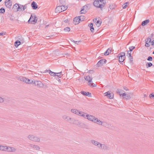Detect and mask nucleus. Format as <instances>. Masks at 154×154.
Masks as SVG:
<instances>
[{
    "mask_svg": "<svg viewBox=\"0 0 154 154\" xmlns=\"http://www.w3.org/2000/svg\"><path fill=\"white\" fill-rule=\"evenodd\" d=\"M93 4L94 5L98 8H100L101 10L102 8L104 7L106 5V2L105 0H94Z\"/></svg>",
    "mask_w": 154,
    "mask_h": 154,
    "instance_id": "obj_1",
    "label": "nucleus"
},
{
    "mask_svg": "<svg viewBox=\"0 0 154 154\" xmlns=\"http://www.w3.org/2000/svg\"><path fill=\"white\" fill-rule=\"evenodd\" d=\"M28 139L32 141L39 142L40 141V138L32 134H29L27 136Z\"/></svg>",
    "mask_w": 154,
    "mask_h": 154,
    "instance_id": "obj_2",
    "label": "nucleus"
},
{
    "mask_svg": "<svg viewBox=\"0 0 154 154\" xmlns=\"http://www.w3.org/2000/svg\"><path fill=\"white\" fill-rule=\"evenodd\" d=\"M96 146H97L99 149L104 150L108 149V147L105 144H101L99 142H98Z\"/></svg>",
    "mask_w": 154,
    "mask_h": 154,
    "instance_id": "obj_3",
    "label": "nucleus"
},
{
    "mask_svg": "<svg viewBox=\"0 0 154 154\" xmlns=\"http://www.w3.org/2000/svg\"><path fill=\"white\" fill-rule=\"evenodd\" d=\"M125 54L124 52H122L119 54V61L120 62H123L125 59Z\"/></svg>",
    "mask_w": 154,
    "mask_h": 154,
    "instance_id": "obj_4",
    "label": "nucleus"
},
{
    "mask_svg": "<svg viewBox=\"0 0 154 154\" xmlns=\"http://www.w3.org/2000/svg\"><path fill=\"white\" fill-rule=\"evenodd\" d=\"M29 147L35 150H39L40 149V147L37 145H34L32 144H30L29 145Z\"/></svg>",
    "mask_w": 154,
    "mask_h": 154,
    "instance_id": "obj_5",
    "label": "nucleus"
},
{
    "mask_svg": "<svg viewBox=\"0 0 154 154\" xmlns=\"http://www.w3.org/2000/svg\"><path fill=\"white\" fill-rule=\"evenodd\" d=\"M33 84L39 88L43 87L44 86V84L40 81H35L33 82Z\"/></svg>",
    "mask_w": 154,
    "mask_h": 154,
    "instance_id": "obj_6",
    "label": "nucleus"
},
{
    "mask_svg": "<svg viewBox=\"0 0 154 154\" xmlns=\"http://www.w3.org/2000/svg\"><path fill=\"white\" fill-rule=\"evenodd\" d=\"M106 60L105 59H103L101 60L97 63V66L100 67L103 66V64L106 63Z\"/></svg>",
    "mask_w": 154,
    "mask_h": 154,
    "instance_id": "obj_7",
    "label": "nucleus"
},
{
    "mask_svg": "<svg viewBox=\"0 0 154 154\" xmlns=\"http://www.w3.org/2000/svg\"><path fill=\"white\" fill-rule=\"evenodd\" d=\"M96 118L93 116L88 114L87 119L89 121L94 122V121L95 120Z\"/></svg>",
    "mask_w": 154,
    "mask_h": 154,
    "instance_id": "obj_8",
    "label": "nucleus"
},
{
    "mask_svg": "<svg viewBox=\"0 0 154 154\" xmlns=\"http://www.w3.org/2000/svg\"><path fill=\"white\" fill-rule=\"evenodd\" d=\"M104 94L105 96H106L109 98L112 99L113 98L114 96V94H111L109 91L104 93Z\"/></svg>",
    "mask_w": 154,
    "mask_h": 154,
    "instance_id": "obj_9",
    "label": "nucleus"
},
{
    "mask_svg": "<svg viewBox=\"0 0 154 154\" xmlns=\"http://www.w3.org/2000/svg\"><path fill=\"white\" fill-rule=\"evenodd\" d=\"M7 151L9 152H15L17 149H16L14 147H11L10 146H7Z\"/></svg>",
    "mask_w": 154,
    "mask_h": 154,
    "instance_id": "obj_10",
    "label": "nucleus"
},
{
    "mask_svg": "<svg viewBox=\"0 0 154 154\" xmlns=\"http://www.w3.org/2000/svg\"><path fill=\"white\" fill-rule=\"evenodd\" d=\"M151 39L150 38H148L145 40L146 43L145 46L146 47H149L150 45V43L151 42Z\"/></svg>",
    "mask_w": 154,
    "mask_h": 154,
    "instance_id": "obj_11",
    "label": "nucleus"
},
{
    "mask_svg": "<svg viewBox=\"0 0 154 154\" xmlns=\"http://www.w3.org/2000/svg\"><path fill=\"white\" fill-rule=\"evenodd\" d=\"M87 8L88 7L86 5L83 6L82 10L80 11V14H85L87 12Z\"/></svg>",
    "mask_w": 154,
    "mask_h": 154,
    "instance_id": "obj_12",
    "label": "nucleus"
},
{
    "mask_svg": "<svg viewBox=\"0 0 154 154\" xmlns=\"http://www.w3.org/2000/svg\"><path fill=\"white\" fill-rule=\"evenodd\" d=\"M85 78L86 80L88 82V85H90V83L92 82V78H91L89 76H87L85 77Z\"/></svg>",
    "mask_w": 154,
    "mask_h": 154,
    "instance_id": "obj_13",
    "label": "nucleus"
},
{
    "mask_svg": "<svg viewBox=\"0 0 154 154\" xmlns=\"http://www.w3.org/2000/svg\"><path fill=\"white\" fill-rule=\"evenodd\" d=\"M122 96L124 98H125L126 100H128L130 99L131 97L128 94H126L125 93H123L122 94Z\"/></svg>",
    "mask_w": 154,
    "mask_h": 154,
    "instance_id": "obj_14",
    "label": "nucleus"
},
{
    "mask_svg": "<svg viewBox=\"0 0 154 154\" xmlns=\"http://www.w3.org/2000/svg\"><path fill=\"white\" fill-rule=\"evenodd\" d=\"M5 5L8 8H11L12 5V2H9L5 1Z\"/></svg>",
    "mask_w": 154,
    "mask_h": 154,
    "instance_id": "obj_15",
    "label": "nucleus"
},
{
    "mask_svg": "<svg viewBox=\"0 0 154 154\" xmlns=\"http://www.w3.org/2000/svg\"><path fill=\"white\" fill-rule=\"evenodd\" d=\"M81 93L83 95L87 96L89 97H91V94L90 93L88 92L81 91Z\"/></svg>",
    "mask_w": 154,
    "mask_h": 154,
    "instance_id": "obj_16",
    "label": "nucleus"
},
{
    "mask_svg": "<svg viewBox=\"0 0 154 154\" xmlns=\"http://www.w3.org/2000/svg\"><path fill=\"white\" fill-rule=\"evenodd\" d=\"M79 17H77L74 18L73 22V23H74L75 25L78 24L79 22Z\"/></svg>",
    "mask_w": 154,
    "mask_h": 154,
    "instance_id": "obj_17",
    "label": "nucleus"
},
{
    "mask_svg": "<svg viewBox=\"0 0 154 154\" xmlns=\"http://www.w3.org/2000/svg\"><path fill=\"white\" fill-rule=\"evenodd\" d=\"M61 9L62 7H61V6H57L55 10V12L56 13L61 12H62Z\"/></svg>",
    "mask_w": 154,
    "mask_h": 154,
    "instance_id": "obj_18",
    "label": "nucleus"
},
{
    "mask_svg": "<svg viewBox=\"0 0 154 154\" xmlns=\"http://www.w3.org/2000/svg\"><path fill=\"white\" fill-rule=\"evenodd\" d=\"M94 123H96L98 125H102L103 122L100 121L97 118L95 119V120L94 121Z\"/></svg>",
    "mask_w": 154,
    "mask_h": 154,
    "instance_id": "obj_19",
    "label": "nucleus"
},
{
    "mask_svg": "<svg viewBox=\"0 0 154 154\" xmlns=\"http://www.w3.org/2000/svg\"><path fill=\"white\" fill-rule=\"evenodd\" d=\"M49 74L51 75L52 76H56V73L54 72H52L51 70H49ZM49 71L48 70H46L44 72L46 73Z\"/></svg>",
    "mask_w": 154,
    "mask_h": 154,
    "instance_id": "obj_20",
    "label": "nucleus"
},
{
    "mask_svg": "<svg viewBox=\"0 0 154 154\" xmlns=\"http://www.w3.org/2000/svg\"><path fill=\"white\" fill-rule=\"evenodd\" d=\"M31 5L33 9H36L38 7L37 4L34 2H32Z\"/></svg>",
    "mask_w": 154,
    "mask_h": 154,
    "instance_id": "obj_21",
    "label": "nucleus"
},
{
    "mask_svg": "<svg viewBox=\"0 0 154 154\" xmlns=\"http://www.w3.org/2000/svg\"><path fill=\"white\" fill-rule=\"evenodd\" d=\"M35 18V15L31 14L30 18L28 21V23H32V20H33Z\"/></svg>",
    "mask_w": 154,
    "mask_h": 154,
    "instance_id": "obj_22",
    "label": "nucleus"
},
{
    "mask_svg": "<svg viewBox=\"0 0 154 154\" xmlns=\"http://www.w3.org/2000/svg\"><path fill=\"white\" fill-rule=\"evenodd\" d=\"M149 21L150 20L149 19L145 20L142 22L141 25L142 26H144L149 23Z\"/></svg>",
    "mask_w": 154,
    "mask_h": 154,
    "instance_id": "obj_23",
    "label": "nucleus"
},
{
    "mask_svg": "<svg viewBox=\"0 0 154 154\" xmlns=\"http://www.w3.org/2000/svg\"><path fill=\"white\" fill-rule=\"evenodd\" d=\"M88 26L90 28V30L91 32H93L94 30V28L93 27V24L92 23H91L88 24Z\"/></svg>",
    "mask_w": 154,
    "mask_h": 154,
    "instance_id": "obj_24",
    "label": "nucleus"
},
{
    "mask_svg": "<svg viewBox=\"0 0 154 154\" xmlns=\"http://www.w3.org/2000/svg\"><path fill=\"white\" fill-rule=\"evenodd\" d=\"M18 80L21 81L25 82V81L26 80V78L25 77L21 76L18 78Z\"/></svg>",
    "mask_w": 154,
    "mask_h": 154,
    "instance_id": "obj_25",
    "label": "nucleus"
},
{
    "mask_svg": "<svg viewBox=\"0 0 154 154\" xmlns=\"http://www.w3.org/2000/svg\"><path fill=\"white\" fill-rule=\"evenodd\" d=\"M117 92L119 93L120 96L122 95L123 94L125 93L124 91L120 89H118L117 90Z\"/></svg>",
    "mask_w": 154,
    "mask_h": 154,
    "instance_id": "obj_26",
    "label": "nucleus"
},
{
    "mask_svg": "<svg viewBox=\"0 0 154 154\" xmlns=\"http://www.w3.org/2000/svg\"><path fill=\"white\" fill-rule=\"evenodd\" d=\"M33 82H34L32 80L28 79L26 78V80L25 81V82L29 84H32L33 83Z\"/></svg>",
    "mask_w": 154,
    "mask_h": 154,
    "instance_id": "obj_27",
    "label": "nucleus"
},
{
    "mask_svg": "<svg viewBox=\"0 0 154 154\" xmlns=\"http://www.w3.org/2000/svg\"><path fill=\"white\" fill-rule=\"evenodd\" d=\"M152 66V64L151 62H147L146 65V68H148Z\"/></svg>",
    "mask_w": 154,
    "mask_h": 154,
    "instance_id": "obj_28",
    "label": "nucleus"
},
{
    "mask_svg": "<svg viewBox=\"0 0 154 154\" xmlns=\"http://www.w3.org/2000/svg\"><path fill=\"white\" fill-rule=\"evenodd\" d=\"M7 146H2V148L1 150L3 151H7Z\"/></svg>",
    "mask_w": 154,
    "mask_h": 154,
    "instance_id": "obj_29",
    "label": "nucleus"
},
{
    "mask_svg": "<svg viewBox=\"0 0 154 154\" xmlns=\"http://www.w3.org/2000/svg\"><path fill=\"white\" fill-rule=\"evenodd\" d=\"M71 111L72 112L77 115L79 110L76 109H71Z\"/></svg>",
    "mask_w": 154,
    "mask_h": 154,
    "instance_id": "obj_30",
    "label": "nucleus"
},
{
    "mask_svg": "<svg viewBox=\"0 0 154 154\" xmlns=\"http://www.w3.org/2000/svg\"><path fill=\"white\" fill-rule=\"evenodd\" d=\"M63 118L64 119H67V121L71 120V118L69 116L64 115L63 116Z\"/></svg>",
    "mask_w": 154,
    "mask_h": 154,
    "instance_id": "obj_31",
    "label": "nucleus"
},
{
    "mask_svg": "<svg viewBox=\"0 0 154 154\" xmlns=\"http://www.w3.org/2000/svg\"><path fill=\"white\" fill-rule=\"evenodd\" d=\"M94 20H95V21H97L96 25L97 26H100L101 25V22H100L99 20H97V19H94Z\"/></svg>",
    "mask_w": 154,
    "mask_h": 154,
    "instance_id": "obj_32",
    "label": "nucleus"
},
{
    "mask_svg": "<svg viewBox=\"0 0 154 154\" xmlns=\"http://www.w3.org/2000/svg\"><path fill=\"white\" fill-rule=\"evenodd\" d=\"M79 20L81 21H83L85 18V17L83 15H81L79 16Z\"/></svg>",
    "mask_w": 154,
    "mask_h": 154,
    "instance_id": "obj_33",
    "label": "nucleus"
},
{
    "mask_svg": "<svg viewBox=\"0 0 154 154\" xmlns=\"http://www.w3.org/2000/svg\"><path fill=\"white\" fill-rule=\"evenodd\" d=\"M20 42L19 41H17L15 42V46L17 47L20 44Z\"/></svg>",
    "mask_w": 154,
    "mask_h": 154,
    "instance_id": "obj_34",
    "label": "nucleus"
},
{
    "mask_svg": "<svg viewBox=\"0 0 154 154\" xmlns=\"http://www.w3.org/2000/svg\"><path fill=\"white\" fill-rule=\"evenodd\" d=\"M21 5H19L18 4V7L17 8V11H21L22 10V8H21Z\"/></svg>",
    "mask_w": 154,
    "mask_h": 154,
    "instance_id": "obj_35",
    "label": "nucleus"
},
{
    "mask_svg": "<svg viewBox=\"0 0 154 154\" xmlns=\"http://www.w3.org/2000/svg\"><path fill=\"white\" fill-rule=\"evenodd\" d=\"M61 7H62V12L63 11H64L67 9V6H65L64 5H61Z\"/></svg>",
    "mask_w": 154,
    "mask_h": 154,
    "instance_id": "obj_36",
    "label": "nucleus"
},
{
    "mask_svg": "<svg viewBox=\"0 0 154 154\" xmlns=\"http://www.w3.org/2000/svg\"><path fill=\"white\" fill-rule=\"evenodd\" d=\"M98 142V141H95L94 140H92L91 141V142L92 143V144L95 146H96V145H97V144Z\"/></svg>",
    "mask_w": 154,
    "mask_h": 154,
    "instance_id": "obj_37",
    "label": "nucleus"
},
{
    "mask_svg": "<svg viewBox=\"0 0 154 154\" xmlns=\"http://www.w3.org/2000/svg\"><path fill=\"white\" fill-rule=\"evenodd\" d=\"M129 4L128 2H126L123 4L122 5L123 8H125Z\"/></svg>",
    "mask_w": 154,
    "mask_h": 154,
    "instance_id": "obj_38",
    "label": "nucleus"
},
{
    "mask_svg": "<svg viewBox=\"0 0 154 154\" xmlns=\"http://www.w3.org/2000/svg\"><path fill=\"white\" fill-rule=\"evenodd\" d=\"M88 115V114L86 112H84V114H82L81 116L83 117L85 119H87Z\"/></svg>",
    "mask_w": 154,
    "mask_h": 154,
    "instance_id": "obj_39",
    "label": "nucleus"
},
{
    "mask_svg": "<svg viewBox=\"0 0 154 154\" xmlns=\"http://www.w3.org/2000/svg\"><path fill=\"white\" fill-rule=\"evenodd\" d=\"M37 21V18L35 16V18H34V19H33V20H32V22H34V23H32L35 24V23H36Z\"/></svg>",
    "mask_w": 154,
    "mask_h": 154,
    "instance_id": "obj_40",
    "label": "nucleus"
},
{
    "mask_svg": "<svg viewBox=\"0 0 154 154\" xmlns=\"http://www.w3.org/2000/svg\"><path fill=\"white\" fill-rule=\"evenodd\" d=\"M5 11V9L3 7L0 9V13L4 14Z\"/></svg>",
    "mask_w": 154,
    "mask_h": 154,
    "instance_id": "obj_41",
    "label": "nucleus"
},
{
    "mask_svg": "<svg viewBox=\"0 0 154 154\" xmlns=\"http://www.w3.org/2000/svg\"><path fill=\"white\" fill-rule=\"evenodd\" d=\"M61 5H64L66 3L65 0H59Z\"/></svg>",
    "mask_w": 154,
    "mask_h": 154,
    "instance_id": "obj_42",
    "label": "nucleus"
},
{
    "mask_svg": "<svg viewBox=\"0 0 154 154\" xmlns=\"http://www.w3.org/2000/svg\"><path fill=\"white\" fill-rule=\"evenodd\" d=\"M82 114H84V112L79 111L77 115L81 116Z\"/></svg>",
    "mask_w": 154,
    "mask_h": 154,
    "instance_id": "obj_43",
    "label": "nucleus"
},
{
    "mask_svg": "<svg viewBox=\"0 0 154 154\" xmlns=\"http://www.w3.org/2000/svg\"><path fill=\"white\" fill-rule=\"evenodd\" d=\"M64 30L66 32L69 31L70 30V29L69 27H66L64 29Z\"/></svg>",
    "mask_w": 154,
    "mask_h": 154,
    "instance_id": "obj_44",
    "label": "nucleus"
},
{
    "mask_svg": "<svg viewBox=\"0 0 154 154\" xmlns=\"http://www.w3.org/2000/svg\"><path fill=\"white\" fill-rule=\"evenodd\" d=\"M147 60L149 61H152V57L149 56L148 57Z\"/></svg>",
    "mask_w": 154,
    "mask_h": 154,
    "instance_id": "obj_45",
    "label": "nucleus"
},
{
    "mask_svg": "<svg viewBox=\"0 0 154 154\" xmlns=\"http://www.w3.org/2000/svg\"><path fill=\"white\" fill-rule=\"evenodd\" d=\"M135 48V47L134 46L130 47L129 48L130 51H132Z\"/></svg>",
    "mask_w": 154,
    "mask_h": 154,
    "instance_id": "obj_46",
    "label": "nucleus"
},
{
    "mask_svg": "<svg viewBox=\"0 0 154 154\" xmlns=\"http://www.w3.org/2000/svg\"><path fill=\"white\" fill-rule=\"evenodd\" d=\"M92 87H95L96 86V85L94 83H92V82L90 83V85H89Z\"/></svg>",
    "mask_w": 154,
    "mask_h": 154,
    "instance_id": "obj_47",
    "label": "nucleus"
},
{
    "mask_svg": "<svg viewBox=\"0 0 154 154\" xmlns=\"http://www.w3.org/2000/svg\"><path fill=\"white\" fill-rule=\"evenodd\" d=\"M21 8H23V11L26 8V5H21Z\"/></svg>",
    "mask_w": 154,
    "mask_h": 154,
    "instance_id": "obj_48",
    "label": "nucleus"
},
{
    "mask_svg": "<svg viewBox=\"0 0 154 154\" xmlns=\"http://www.w3.org/2000/svg\"><path fill=\"white\" fill-rule=\"evenodd\" d=\"M109 8L111 9H113L115 8V6L113 5H110L109 6Z\"/></svg>",
    "mask_w": 154,
    "mask_h": 154,
    "instance_id": "obj_49",
    "label": "nucleus"
},
{
    "mask_svg": "<svg viewBox=\"0 0 154 154\" xmlns=\"http://www.w3.org/2000/svg\"><path fill=\"white\" fill-rule=\"evenodd\" d=\"M61 72H58V73H56V76H57V77L60 78L61 75Z\"/></svg>",
    "mask_w": 154,
    "mask_h": 154,
    "instance_id": "obj_50",
    "label": "nucleus"
},
{
    "mask_svg": "<svg viewBox=\"0 0 154 154\" xmlns=\"http://www.w3.org/2000/svg\"><path fill=\"white\" fill-rule=\"evenodd\" d=\"M109 50H107L104 53V55H107L108 54H109Z\"/></svg>",
    "mask_w": 154,
    "mask_h": 154,
    "instance_id": "obj_51",
    "label": "nucleus"
},
{
    "mask_svg": "<svg viewBox=\"0 0 154 154\" xmlns=\"http://www.w3.org/2000/svg\"><path fill=\"white\" fill-rule=\"evenodd\" d=\"M107 123L105 122H103L102 124L101 125H102L103 126L106 127L107 125Z\"/></svg>",
    "mask_w": 154,
    "mask_h": 154,
    "instance_id": "obj_52",
    "label": "nucleus"
},
{
    "mask_svg": "<svg viewBox=\"0 0 154 154\" xmlns=\"http://www.w3.org/2000/svg\"><path fill=\"white\" fill-rule=\"evenodd\" d=\"M18 6V4L16 3L15 4L13 7V8H14V9L16 8L17 9V6Z\"/></svg>",
    "mask_w": 154,
    "mask_h": 154,
    "instance_id": "obj_53",
    "label": "nucleus"
},
{
    "mask_svg": "<svg viewBox=\"0 0 154 154\" xmlns=\"http://www.w3.org/2000/svg\"><path fill=\"white\" fill-rule=\"evenodd\" d=\"M127 52H128L127 55V56L129 55V57H130L131 56H132L130 51H128Z\"/></svg>",
    "mask_w": 154,
    "mask_h": 154,
    "instance_id": "obj_54",
    "label": "nucleus"
},
{
    "mask_svg": "<svg viewBox=\"0 0 154 154\" xmlns=\"http://www.w3.org/2000/svg\"><path fill=\"white\" fill-rule=\"evenodd\" d=\"M4 99L2 97H0V103H2L4 102Z\"/></svg>",
    "mask_w": 154,
    "mask_h": 154,
    "instance_id": "obj_55",
    "label": "nucleus"
},
{
    "mask_svg": "<svg viewBox=\"0 0 154 154\" xmlns=\"http://www.w3.org/2000/svg\"><path fill=\"white\" fill-rule=\"evenodd\" d=\"M129 57V60L131 62H132L133 61V58L132 56H131L130 57Z\"/></svg>",
    "mask_w": 154,
    "mask_h": 154,
    "instance_id": "obj_56",
    "label": "nucleus"
},
{
    "mask_svg": "<svg viewBox=\"0 0 154 154\" xmlns=\"http://www.w3.org/2000/svg\"><path fill=\"white\" fill-rule=\"evenodd\" d=\"M72 42H74L75 43L77 44H78L79 43V42H80V41H74V40H72Z\"/></svg>",
    "mask_w": 154,
    "mask_h": 154,
    "instance_id": "obj_57",
    "label": "nucleus"
},
{
    "mask_svg": "<svg viewBox=\"0 0 154 154\" xmlns=\"http://www.w3.org/2000/svg\"><path fill=\"white\" fill-rule=\"evenodd\" d=\"M149 96L150 98L154 97V94L152 93L150 94Z\"/></svg>",
    "mask_w": 154,
    "mask_h": 154,
    "instance_id": "obj_58",
    "label": "nucleus"
},
{
    "mask_svg": "<svg viewBox=\"0 0 154 154\" xmlns=\"http://www.w3.org/2000/svg\"><path fill=\"white\" fill-rule=\"evenodd\" d=\"M107 50H109V54L110 53H111V50H112L111 48H109Z\"/></svg>",
    "mask_w": 154,
    "mask_h": 154,
    "instance_id": "obj_59",
    "label": "nucleus"
},
{
    "mask_svg": "<svg viewBox=\"0 0 154 154\" xmlns=\"http://www.w3.org/2000/svg\"><path fill=\"white\" fill-rule=\"evenodd\" d=\"M123 88H124V89H125V90L126 91L128 90V88L127 87H125V86L124 87H123Z\"/></svg>",
    "mask_w": 154,
    "mask_h": 154,
    "instance_id": "obj_60",
    "label": "nucleus"
},
{
    "mask_svg": "<svg viewBox=\"0 0 154 154\" xmlns=\"http://www.w3.org/2000/svg\"><path fill=\"white\" fill-rule=\"evenodd\" d=\"M151 45L153 46L154 45V40L152 41L151 42Z\"/></svg>",
    "mask_w": 154,
    "mask_h": 154,
    "instance_id": "obj_61",
    "label": "nucleus"
},
{
    "mask_svg": "<svg viewBox=\"0 0 154 154\" xmlns=\"http://www.w3.org/2000/svg\"><path fill=\"white\" fill-rule=\"evenodd\" d=\"M5 33L1 32L0 33V35H5Z\"/></svg>",
    "mask_w": 154,
    "mask_h": 154,
    "instance_id": "obj_62",
    "label": "nucleus"
},
{
    "mask_svg": "<svg viewBox=\"0 0 154 154\" xmlns=\"http://www.w3.org/2000/svg\"><path fill=\"white\" fill-rule=\"evenodd\" d=\"M49 26V25H46V26H45V28H47V27H48Z\"/></svg>",
    "mask_w": 154,
    "mask_h": 154,
    "instance_id": "obj_63",
    "label": "nucleus"
},
{
    "mask_svg": "<svg viewBox=\"0 0 154 154\" xmlns=\"http://www.w3.org/2000/svg\"><path fill=\"white\" fill-rule=\"evenodd\" d=\"M2 145H0V150H1V148H2Z\"/></svg>",
    "mask_w": 154,
    "mask_h": 154,
    "instance_id": "obj_64",
    "label": "nucleus"
}]
</instances>
